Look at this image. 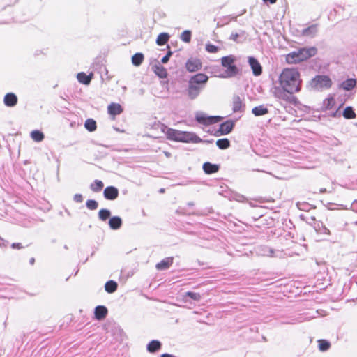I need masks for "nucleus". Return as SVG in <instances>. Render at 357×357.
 Here are the masks:
<instances>
[{
	"mask_svg": "<svg viewBox=\"0 0 357 357\" xmlns=\"http://www.w3.org/2000/svg\"><path fill=\"white\" fill-rule=\"evenodd\" d=\"M278 82L280 86L287 91H294L298 93L301 89L302 80L297 68H284L278 77Z\"/></svg>",
	"mask_w": 357,
	"mask_h": 357,
	"instance_id": "obj_1",
	"label": "nucleus"
},
{
	"mask_svg": "<svg viewBox=\"0 0 357 357\" xmlns=\"http://www.w3.org/2000/svg\"><path fill=\"white\" fill-rule=\"evenodd\" d=\"M317 53V49L314 47L299 48L286 54L285 61L290 65L298 64L315 56Z\"/></svg>",
	"mask_w": 357,
	"mask_h": 357,
	"instance_id": "obj_2",
	"label": "nucleus"
},
{
	"mask_svg": "<svg viewBox=\"0 0 357 357\" xmlns=\"http://www.w3.org/2000/svg\"><path fill=\"white\" fill-rule=\"evenodd\" d=\"M208 80V76L204 73H197L192 76L188 81L187 89L188 97L192 100L195 99L204 88Z\"/></svg>",
	"mask_w": 357,
	"mask_h": 357,
	"instance_id": "obj_3",
	"label": "nucleus"
},
{
	"mask_svg": "<svg viewBox=\"0 0 357 357\" xmlns=\"http://www.w3.org/2000/svg\"><path fill=\"white\" fill-rule=\"evenodd\" d=\"M166 135L169 139L183 142H188L190 141L196 142L195 139L197 138V136L190 132L179 131L172 128L167 130Z\"/></svg>",
	"mask_w": 357,
	"mask_h": 357,
	"instance_id": "obj_4",
	"label": "nucleus"
},
{
	"mask_svg": "<svg viewBox=\"0 0 357 357\" xmlns=\"http://www.w3.org/2000/svg\"><path fill=\"white\" fill-rule=\"evenodd\" d=\"M296 92L294 91H287L282 87H277L273 91V96L278 100H283L287 103L296 104L297 98L294 96Z\"/></svg>",
	"mask_w": 357,
	"mask_h": 357,
	"instance_id": "obj_5",
	"label": "nucleus"
},
{
	"mask_svg": "<svg viewBox=\"0 0 357 357\" xmlns=\"http://www.w3.org/2000/svg\"><path fill=\"white\" fill-rule=\"evenodd\" d=\"M312 85L315 89H329L332 86V81L327 75H317L312 79Z\"/></svg>",
	"mask_w": 357,
	"mask_h": 357,
	"instance_id": "obj_6",
	"label": "nucleus"
},
{
	"mask_svg": "<svg viewBox=\"0 0 357 357\" xmlns=\"http://www.w3.org/2000/svg\"><path fill=\"white\" fill-rule=\"evenodd\" d=\"M185 66L188 72L195 73L202 68V63L198 58L190 57L187 60Z\"/></svg>",
	"mask_w": 357,
	"mask_h": 357,
	"instance_id": "obj_7",
	"label": "nucleus"
},
{
	"mask_svg": "<svg viewBox=\"0 0 357 357\" xmlns=\"http://www.w3.org/2000/svg\"><path fill=\"white\" fill-rule=\"evenodd\" d=\"M196 120L203 125H211L216 123L220 121L219 116H206L204 114H198L196 116Z\"/></svg>",
	"mask_w": 357,
	"mask_h": 357,
	"instance_id": "obj_8",
	"label": "nucleus"
},
{
	"mask_svg": "<svg viewBox=\"0 0 357 357\" xmlns=\"http://www.w3.org/2000/svg\"><path fill=\"white\" fill-rule=\"evenodd\" d=\"M123 112V108L119 103L112 102L107 107V112L111 116L112 120H114L117 115Z\"/></svg>",
	"mask_w": 357,
	"mask_h": 357,
	"instance_id": "obj_9",
	"label": "nucleus"
},
{
	"mask_svg": "<svg viewBox=\"0 0 357 357\" xmlns=\"http://www.w3.org/2000/svg\"><path fill=\"white\" fill-rule=\"evenodd\" d=\"M248 63L255 76H259L262 73V67L259 62L254 57H248Z\"/></svg>",
	"mask_w": 357,
	"mask_h": 357,
	"instance_id": "obj_10",
	"label": "nucleus"
},
{
	"mask_svg": "<svg viewBox=\"0 0 357 357\" xmlns=\"http://www.w3.org/2000/svg\"><path fill=\"white\" fill-rule=\"evenodd\" d=\"M119 196V190L114 186H108L104 190V197L108 200H114Z\"/></svg>",
	"mask_w": 357,
	"mask_h": 357,
	"instance_id": "obj_11",
	"label": "nucleus"
},
{
	"mask_svg": "<svg viewBox=\"0 0 357 357\" xmlns=\"http://www.w3.org/2000/svg\"><path fill=\"white\" fill-rule=\"evenodd\" d=\"M18 98L13 93H8L5 95L3 98V103L6 106L13 107L17 104Z\"/></svg>",
	"mask_w": 357,
	"mask_h": 357,
	"instance_id": "obj_12",
	"label": "nucleus"
},
{
	"mask_svg": "<svg viewBox=\"0 0 357 357\" xmlns=\"http://www.w3.org/2000/svg\"><path fill=\"white\" fill-rule=\"evenodd\" d=\"M231 105L234 112H242L245 107L242 99L238 96H233Z\"/></svg>",
	"mask_w": 357,
	"mask_h": 357,
	"instance_id": "obj_13",
	"label": "nucleus"
},
{
	"mask_svg": "<svg viewBox=\"0 0 357 357\" xmlns=\"http://www.w3.org/2000/svg\"><path fill=\"white\" fill-rule=\"evenodd\" d=\"M234 126V123L231 121H227L220 124L218 132H220V135L229 134L233 130Z\"/></svg>",
	"mask_w": 357,
	"mask_h": 357,
	"instance_id": "obj_14",
	"label": "nucleus"
},
{
	"mask_svg": "<svg viewBox=\"0 0 357 357\" xmlns=\"http://www.w3.org/2000/svg\"><path fill=\"white\" fill-rule=\"evenodd\" d=\"M153 70L160 78H166L168 75L167 69L160 64L153 66Z\"/></svg>",
	"mask_w": 357,
	"mask_h": 357,
	"instance_id": "obj_15",
	"label": "nucleus"
},
{
	"mask_svg": "<svg viewBox=\"0 0 357 357\" xmlns=\"http://www.w3.org/2000/svg\"><path fill=\"white\" fill-rule=\"evenodd\" d=\"M107 309L102 305L97 306L95 308L94 314L96 319L98 320H102L105 318L107 314Z\"/></svg>",
	"mask_w": 357,
	"mask_h": 357,
	"instance_id": "obj_16",
	"label": "nucleus"
},
{
	"mask_svg": "<svg viewBox=\"0 0 357 357\" xmlns=\"http://www.w3.org/2000/svg\"><path fill=\"white\" fill-rule=\"evenodd\" d=\"M173 264V258L167 257L162 259L160 262L158 263L155 266L158 270H165L169 268Z\"/></svg>",
	"mask_w": 357,
	"mask_h": 357,
	"instance_id": "obj_17",
	"label": "nucleus"
},
{
	"mask_svg": "<svg viewBox=\"0 0 357 357\" xmlns=\"http://www.w3.org/2000/svg\"><path fill=\"white\" fill-rule=\"evenodd\" d=\"M218 169L219 167L218 165L211 164L208 162H206L203 165V169L204 172L208 174L217 172Z\"/></svg>",
	"mask_w": 357,
	"mask_h": 357,
	"instance_id": "obj_18",
	"label": "nucleus"
},
{
	"mask_svg": "<svg viewBox=\"0 0 357 357\" xmlns=\"http://www.w3.org/2000/svg\"><path fill=\"white\" fill-rule=\"evenodd\" d=\"M109 225L111 229H118L121 227L122 220L118 216H114L109 219Z\"/></svg>",
	"mask_w": 357,
	"mask_h": 357,
	"instance_id": "obj_19",
	"label": "nucleus"
},
{
	"mask_svg": "<svg viewBox=\"0 0 357 357\" xmlns=\"http://www.w3.org/2000/svg\"><path fill=\"white\" fill-rule=\"evenodd\" d=\"M78 81L84 84H89L92 79V75H88L85 73H79L77 75Z\"/></svg>",
	"mask_w": 357,
	"mask_h": 357,
	"instance_id": "obj_20",
	"label": "nucleus"
},
{
	"mask_svg": "<svg viewBox=\"0 0 357 357\" xmlns=\"http://www.w3.org/2000/svg\"><path fill=\"white\" fill-rule=\"evenodd\" d=\"M252 114L256 116H263L268 113V109L265 107L264 105H259L257 107H254L252 109Z\"/></svg>",
	"mask_w": 357,
	"mask_h": 357,
	"instance_id": "obj_21",
	"label": "nucleus"
},
{
	"mask_svg": "<svg viewBox=\"0 0 357 357\" xmlns=\"http://www.w3.org/2000/svg\"><path fill=\"white\" fill-rule=\"evenodd\" d=\"M169 39V35L167 33H161L158 36L156 43L160 45H165Z\"/></svg>",
	"mask_w": 357,
	"mask_h": 357,
	"instance_id": "obj_22",
	"label": "nucleus"
},
{
	"mask_svg": "<svg viewBox=\"0 0 357 357\" xmlns=\"http://www.w3.org/2000/svg\"><path fill=\"white\" fill-rule=\"evenodd\" d=\"M85 128L89 132H93L97 128L96 122L93 119H88L84 123Z\"/></svg>",
	"mask_w": 357,
	"mask_h": 357,
	"instance_id": "obj_23",
	"label": "nucleus"
},
{
	"mask_svg": "<svg viewBox=\"0 0 357 357\" xmlns=\"http://www.w3.org/2000/svg\"><path fill=\"white\" fill-rule=\"evenodd\" d=\"M31 137L33 141L40 142L44 139L45 136L41 131L35 130L31 132Z\"/></svg>",
	"mask_w": 357,
	"mask_h": 357,
	"instance_id": "obj_24",
	"label": "nucleus"
},
{
	"mask_svg": "<svg viewBox=\"0 0 357 357\" xmlns=\"http://www.w3.org/2000/svg\"><path fill=\"white\" fill-rule=\"evenodd\" d=\"M144 55L142 53H136L132 56V63L135 66H139L144 61Z\"/></svg>",
	"mask_w": 357,
	"mask_h": 357,
	"instance_id": "obj_25",
	"label": "nucleus"
},
{
	"mask_svg": "<svg viewBox=\"0 0 357 357\" xmlns=\"http://www.w3.org/2000/svg\"><path fill=\"white\" fill-rule=\"evenodd\" d=\"M343 116L347 119H353L356 114L351 107H347L343 112Z\"/></svg>",
	"mask_w": 357,
	"mask_h": 357,
	"instance_id": "obj_26",
	"label": "nucleus"
},
{
	"mask_svg": "<svg viewBox=\"0 0 357 357\" xmlns=\"http://www.w3.org/2000/svg\"><path fill=\"white\" fill-rule=\"evenodd\" d=\"M356 84V82L354 79H348L342 82V87L346 91H349L355 87Z\"/></svg>",
	"mask_w": 357,
	"mask_h": 357,
	"instance_id": "obj_27",
	"label": "nucleus"
},
{
	"mask_svg": "<svg viewBox=\"0 0 357 357\" xmlns=\"http://www.w3.org/2000/svg\"><path fill=\"white\" fill-rule=\"evenodd\" d=\"M161 344L158 340H152L147 346L149 352H155L160 349Z\"/></svg>",
	"mask_w": 357,
	"mask_h": 357,
	"instance_id": "obj_28",
	"label": "nucleus"
},
{
	"mask_svg": "<svg viewBox=\"0 0 357 357\" xmlns=\"http://www.w3.org/2000/svg\"><path fill=\"white\" fill-rule=\"evenodd\" d=\"M217 146L220 149H226L230 146V142L228 139H220L216 141Z\"/></svg>",
	"mask_w": 357,
	"mask_h": 357,
	"instance_id": "obj_29",
	"label": "nucleus"
},
{
	"mask_svg": "<svg viewBox=\"0 0 357 357\" xmlns=\"http://www.w3.org/2000/svg\"><path fill=\"white\" fill-rule=\"evenodd\" d=\"M335 105V100L334 98H333V97L327 98L324 101V109H326V110L333 109Z\"/></svg>",
	"mask_w": 357,
	"mask_h": 357,
	"instance_id": "obj_30",
	"label": "nucleus"
},
{
	"mask_svg": "<svg viewBox=\"0 0 357 357\" xmlns=\"http://www.w3.org/2000/svg\"><path fill=\"white\" fill-rule=\"evenodd\" d=\"M317 31V24H312L303 30V35L313 36Z\"/></svg>",
	"mask_w": 357,
	"mask_h": 357,
	"instance_id": "obj_31",
	"label": "nucleus"
},
{
	"mask_svg": "<svg viewBox=\"0 0 357 357\" xmlns=\"http://www.w3.org/2000/svg\"><path fill=\"white\" fill-rule=\"evenodd\" d=\"M104 184L100 180H96L93 183L91 184V190L93 192H100L103 188Z\"/></svg>",
	"mask_w": 357,
	"mask_h": 357,
	"instance_id": "obj_32",
	"label": "nucleus"
},
{
	"mask_svg": "<svg viewBox=\"0 0 357 357\" xmlns=\"http://www.w3.org/2000/svg\"><path fill=\"white\" fill-rule=\"evenodd\" d=\"M235 59L233 56H226L222 58L221 63L222 66L227 68L234 63Z\"/></svg>",
	"mask_w": 357,
	"mask_h": 357,
	"instance_id": "obj_33",
	"label": "nucleus"
},
{
	"mask_svg": "<svg viewBox=\"0 0 357 357\" xmlns=\"http://www.w3.org/2000/svg\"><path fill=\"white\" fill-rule=\"evenodd\" d=\"M110 211L107 209H101L98 212V217L101 220H106L110 217Z\"/></svg>",
	"mask_w": 357,
	"mask_h": 357,
	"instance_id": "obj_34",
	"label": "nucleus"
},
{
	"mask_svg": "<svg viewBox=\"0 0 357 357\" xmlns=\"http://www.w3.org/2000/svg\"><path fill=\"white\" fill-rule=\"evenodd\" d=\"M238 73L237 67L233 64L227 67V74L228 76H234Z\"/></svg>",
	"mask_w": 357,
	"mask_h": 357,
	"instance_id": "obj_35",
	"label": "nucleus"
},
{
	"mask_svg": "<svg viewBox=\"0 0 357 357\" xmlns=\"http://www.w3.org/2000/svg\"><path fill=\"white\" fill-rule=\"evenodd\" d=\"M117 283L114 280H109L105 285V290H116Z\"/></svg>",
	"mask_w": 357,
	"mask_h": 357,
	"instance_id": "obj_36",
	"label": "nucleus"
},
{
	"mask_svg": "<svg viewBox=\"0 0 357 357\" xmlns=\"http://www.w3.org/2000/svg\"><path fill=\"white\" fill-rule=\"evenodd\" d=\"M318 342H319V349L322 351L328 350L330 347V343L326 340H319Z\"/></svg>",
	"mask_w": 357,
	"mask_h": 357,
	"instance_id": "obj_37",
	"label": "nucleus"
},
{
	"mask_svg": "<svg viewBox=\"0 0 357 357\" xmlns=\"http://www.w3.org/2000/svg\"><path fill=\"white\" fill-rule=\"evenodd\" d=\"M181 39L185 43H190L191 40V31H184L181 35Z\"/></svg>",
	"mask_w": 357,
	"mask_h": 357,
	"instance_id": "obj_38",
	"label": "nucleus"
},
{
	"mask_svg": "<svg viewBox=\"0 0 357 357\" xmlns=\"http://www.w3.org/2000/svg\"><path fill=\"white\" fill-rule=\"evenodd\" d=\"M86 205L90 210H96L98 208V204L96 200L89 199L86 201Z\"/></svg>",
	"mask_w": 357,
	"mask_h": 357,
	"instance_id": "obj_39",
	"label": "nucleus"
},
{
	"mask_svg": "<svg viewBox=\"0 0 357 357\" xmlns=\"http://www.w3.org/2000/svg\"><path fill=\"white\" fill-rule=\"evenodd\" d=\"M206 50L209 53H216L218 51V47L213 44H206Z\"/></svg>",
	"mask_w": 357,
	"mask_h": 357,
	"instance_id": "obj_40",
	"label": "nucleus"
},
{
	"mask_svg": "<svg viewBox=\"0 0 357 357\" xmlns=\"http://www.w3.org/2000/svg\"><path fill=\"white\" fill-rule=\"evenodd\" d=\"M186 297H189L193 300L197 301L199 299L200 296L198 293H197L195 291H188L185 294V298Z\"/></svg>",
	"mask_w": 357,
	"mask_h": 357,
	"instance_id": "obj_41",
	"label": "nucleus"
},
{
	"mask_svg": "<svg viewBox=\"0 0 357 357\" xmlns=\"http://www.w3.org/2000/svg\"><path fill=\"white\" fill-rule=\"evenodd\" d=\"M172 52L171 51H168L167 54L165 56H163L162 59H161L162 63H167L168 61L169 60V58L172 56Z\"/></svg>",
	"mask_w": 357,
	"mask_h": 357,
	"instance_id": "obj_42",
	"label": "nucleus"
},
{
	"mask_svg": "<svg viewBox=\"0 0 357 357\" xmlns=\"http://www.w3.org/2000/svg\"><path fill=\"white\" fill-rule=\"evenodd\" d=\"M73 199L75 202L81 203L83 201V197L81 194H75L74 195Z\"/></svg>",
	"mask_w": 357,
	"mask_h": 357,
	"instance_id": "obj_43",
	"label": "nucleus"
},
{
	"mask_svg": "<svg viewBox=\"0 0 357 357\" xmlns=\"http://www.w3.org/2000/svg\"><path fill=\"white\" fill-rule=\"evenodd\" d=\"M13 249L21 250L24 248V246L20 243H13L11 245Z\"/></svg>",
	"mask_w": 357,
	"mask_h": 357,
	"instance_id": "obj_44",
	"label": "nucleus"
},
{
	"mask_svg": "<svg viewBox=\"0 0 357 357\" xmlns=\"http://www.w3.org/2000/svg\"><path fill=\"white\" fill-rule=\"evenodd\" d=\"M238 37H239V35L238 33H232L230 36V39L234 41H237Z\"/></svg>",
	"mask_w": 357,
	"mask_h": 357,
	"instance_id": "obj_45",
	"label": "nucleus"
},
{
	"mask_svg": "<svg viewBox=\"0 0 357 357\" xmlns=\"http://www.w3.org/2000/svg\"><path fill=\"white\" fill-rule=\"evenodd\" d=\"M324 234H327V235H330L331 234V231H330V230L328 228L324 227Z\"/></svg>",
	"mask_w": 357,
	"mask_h": 357,
	"instance_id": "obj_46",
	"label": "nucleus"
},
{
	"mask_svg": "<svg viewBox=\"0 0 357 357\" xmlns=\"http://www.w3.org/2000/svg\"><path fill=\"white\" fill-rule=\"evenodd\" d=\"M263 1L265 2H269L271 4H273V3H276V1H277V0H263Z\"/></svg>",
	"mask_w": 357,
	"mask_h": 357,
	"instance_id": "obj_47",
	"label": "nucleus"
},
{
	"mask_svg": "<svg viewBox=\"0 0 357 357\" xmlns=\"http://www.w3.org/2000/svg\"><path fill=\"white\" fill-rule=\"evenodd\" d=\"M160 357H174V356L170 354H162Z\"/></svg>",
	"mask_w": 357,
	"mask_h": 357,
	"instance_id": "obj_48",
	"label": "nucleus"
},
{
	"mask_svg": "<svg viewBox=\"0 0 357 357\" xmlns=\"http://www.w3.org/2000/svg\"><path fill=\"white\" fill-rule=\"evenodd\" d=\"M34 262H35V259H34V258H31V259H30V264H34Z\"/></svg>",
	"mask_w": 357,
	"mask_h": 357,
	"instance_id": "obj_49",
	"label": "nucleus"
}]
</instances>
